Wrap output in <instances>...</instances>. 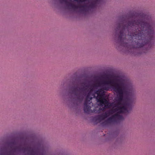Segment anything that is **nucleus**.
Listing matches in <instances>:
<instances>
[{
	"label": "nucleus",
	"instance_id": "obj_1",
	"mask_svg": "<svg viewBox=\"0 0 155 155\" xmlns=\"http://www.w3.org/2000/svg\"><path fill=\"white\" fill-rule=\"evenodd\" d=\"M142 14H132L128 20L118 24L116 32L121 46L146 53L155 40L153 25Z\"/></svg>",
	"mask_w": 155,
	"mask_h": 155
},
{
	"label": "nucleus",
	"instance_id": "obj_3",
	"mask_svg": "<svg viewBox=\"0 0 155 155\" xmlns=\"http://www.w3.org/2000/svg\"><path fill=\"white\" fill-rule=\"evenodd\" d=\"M126 93L123 94V100L121 102V104H119L117 101H117V105L116 108L112 109L114 113L117 112V113H125L128 112L129 110H130L132 108L133 101L127 96V91L126 86Z\"/></svg>",
	"mask_w": 155,
	"mask_h": 155
},
{
	"label": "nucleus",
	"instance_id": "obj_5",
	"mask_svg": "<svg viewBox=\"0 0 155 155\" xmlns=\"http://www.w3.org/2000/svg\"><path fill=\"white\" fill-rule=\"evenodd\" d=\"M14 144V143H12L11 145V148L12 149L7 153H5L4 154L5 155H12V152H15L16 150L18 151H20L21 150L23 151H28L29 152L30 155H37L38 154V150L32 148L30 146L26 148L24 147L21 148L20 146L14 147L12 145Z\"/></svg>",
	"mask_w": 155,
	"mask_h": 155
},
{
	"label": "nucleus",
	"instance_id": "obj_15",
	"mask_svg": "<svg viewBox=\"0 0 155 155\" xmlns=\"http://www.w3.org/2000/svg\"><path fill=\"white\" fill-rule=\"evenodd\" d=\"M82 84H84V83H82Z\"/></svg>",
	"mask_w": 155,
	"mask_h": 155
},
{
	"label": "nucleus",
	"instance_id": "obj_9",
	"mask_svg": "<svg viewBox=\"0 0 155 155\" xmlns=\"http://www.w3.org/2000/svg\"><path fill=\"white\" fill-rule=\"evenodd\" d=\"M116 121V117H115V115L114 114L107 119L105 122L107 124H111L115 123Z\"/></svg>",
	"mask_w": 155,
	"mask_h": 155
},
{
	"label": "nucleus",
	"instance_id": "obj_6",
	"mask_svg": "<svg viewBox=\"0 0 155 155\" xmlns=\"http://www.w3.org/2000/svg\"><path fill=\"white\" fill-rule=\"evenodd\" d=\"M91 91H89L87 94L84 101V110L85 113L89 114L91 112H95L96 110L94 109L92 110L91 109V106L93 105V104L91 101L92 97H91Z\"/></svg>",
	"mask_w": 155,
	"mask_h": 155
},
{
	"label": "nucleus",
	"instance_id": "obj_11",
	"mask_svg": "<svg viewBox=\"0 0 155 155\" xmlns=\"http://www.w3.org/2000/svg\"><path fill=\"white\" fill-rule=\"evenodd\" d=\"M119 114L116 113L114 114L115 115V117H116V119H117L119 120H123V117L122 116L119 115Z\"/></svg>",
	"mask_w": 155,
	"mask_h": 155
},
{
	"label": "nucleus",
	"instance_id": "obj_14",
	"mask_svg": "<svg viewBox=\"0 0 155 155\" xmlns=\"http://www.w3.org/2000/svg\"><path fill=\"white\" fill-rule=\"evenodd\" d=\"M63 2H66V1L65 0H63Z\"/></svg>",
	"mask_w": 155,
	"mask_h": 155
},
{
	"label": "nucleus",
	"instance_id": "obj_13",
	"mask_svg": "<svg viewBox=\"0 0 155 155\" xmlns=\"http://www.w3.org/2000/svg\"><path fill=\"white\" fill-rule=\"evenodd\" d=\"M86 0H80L79 1L80 2H82L85 1Z\"/></svg>",
	"mask_w": 155,
	"mask_h": 155
},
{
	"label": "nucleus",
	"instance_id": "obj_2",
	"mask_svg": "<svg viewBox=\"0 0 155 155\" xmlns=\"http://www.w3.org/2000/svg\"><path fill=\"white\" fill-rule=\"evenodd\" d=\"M110 85L114 91L117 94L118 97V102L119 104H121V101L123 100V94L126 93V84L124 81L121 79H114L107 81H103L95 83L94 85L96 87H102L97 90L95 93L97 94L96 99L97 101L99 102L100 105H104L106 108H109L111 107L113 103H110L109 101L105 98L104 90L107 91L110 87L107 86Z\"/></svg>",
	"mask_w": 155,
	"mask_h": 155
},
{
	"label": "nucleus",
	"instance_id": "obj_12",
	"mask_svg": "<svg viewBox=\"0 0 155 155\" xmlns=\"http://www.w3.org/2000/svg\"><path fill=\"white\" fill-rule=\"evenodd\" d=\"M105 113L107 116V117L114 113L112 109L107 111L105 112Z\"/></svg>",
	"mask_w": 155,
	"mask_h": 155
},
{
	"label": "nucleus",
	"instance_id": "obj_4",
	"mask_svg": "<svg viewBox=\"0 0 155 155\" xmlns=\"http://www.w3.org/2000/svg\"><path fill=\"white\" fill-rule=\"evenodd\" d=\"M88 85H85L81 87H72V94L75 96L76 98L79 101L83 100L86 92L88 91Z\"/></svg>",
	"mask_w": 155,
	"mask_h": 155
},
{
	"label": "nucleus",
	"instance_id": "obj_7",
	"mask_svg": "<svg viewBox=\"0 0 155 155\" xmlns=\"http://www.w3.org/2000/svg\"><path fill=\"white\" fill-rule=\"evenodd\" d=\"M68 6L70 8L74 9H76L78 8H79L84 11L87 8V6L86 5L77 6L71 3H70L68 4Z\"/></svg>",
	"mask_w": 155,
	"mask_h": 155
},
{
	"label": "nucleus",
	"instance_id": "obj_16",
	"mask_svg": "<svg viewBox=\"0 0 155 155\" xmlns=\"http://www.w3.org/2000/svg\"><path fill=\"white\" fill-rule=\"evenodd\" d=\"M75 1H78V0H75Z\"/></svg>",
	"mask_w": 155,
	"mask_h": 155
},
{
	"label": "nucleus",
	"instance_id": "obj_10",
	"mask_svg": "<svg viewBox=\"0 0 155 155\" xmlns=\"http://www.w3.org/2000/svg\"><path fill=\"white\" fill-rule=\"evenodd\" d=\"M98 2L97 0H94V2L91 3L89 5V7L91 8H95L97 4H98Z\"/></svg>",
	"mask_w": 155,
	"mask_h": 155
},
{
	"label": "nucleus",
	"instance_id": "obj_8",
	"mask_svg": "<svg viewBox=\"0 0 155 155\" xmlns=\"http://www.w3.org/2000/svg\"><path fill=\"white\" fill-rule=\"evenodd\" d=\"M107 117V116L105 112L100 115L96 116L95 117V118L97 120L100 122L104 120Z\"/></svg>",
	"mask_w": 155,
	"mask_h": 155
}]
</instances>
